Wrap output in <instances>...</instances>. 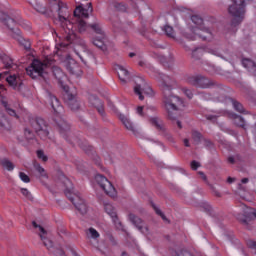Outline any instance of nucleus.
<instances>
[{
	"label": "nucleus",
	"mask_w": 256,
	"mask_h": 256,
	"mask_svg": "<svg viewBox=\"0 0 256 256\" xmlns=\"http://www.w3.org/2000/svg\"><path fill=\"white\" fill-rule=\"evenodd\" d=\"M201 97H203V99H209V96L207 94H201Z\"/></svg>",
	"instance_id": "58"
},
{
	"label": "nucleus",
	"mask_w": 256,
	"mask_h": 256,
	"mask_svg": "<svg viewBox=\"0 0 256 256\" xmlns=\"http://www.w3.org/2000/svg\"><path fill=\"white\" fill-rule=\"evenodd\" d=\"M67 104L70 107V109L72 111H77V109H79V101H77V98H75V96H73L72 94H67Z\"/></svg>",
	"instance_id": "22"
},
{
	"label": "nucleus",
	"mask_w": 256,
	"mask_h": 256,
	"mask_svg": "<svg viewBox=\"0 0 256 256\" xmlns=\"http://www.w3.org/2000/svg\"><path fill=\"white\" fill-rule=\"evenodd\" d=\"M184 145H185V147H189V140L188 139L184 140Z\"/></svg>",
	"instance_id": "57"
},
{
	"label": "nucleus",
	"mask_w": 256,
	"mask_h": 256,
	"mask_svg": "<svg viewBox=\"0 0 256 256\" xmlns=\"http://www.w3.org/2000/svg\"><path fill=\"white\" fill-rule=\"evenodd\" d=\"M58 235H60V237L62 235H67V229H65V227L61 226L60 228H58Z\"/></svg>",
	"instance_id": "49"
},
{
	"label": "nucleus",
	"mask_w": 256,
	"mask_h": 256,
	"mask_svg": "<svg viewBox=\"0 0 256 256\" xmlns=\"http://www.w3.org/2000/svg\"><path fill=\"white\" fill-rule=\"evenodd\" d=\"M204 51H206V53H211L212 55H216L217 57H220L219 51L213 48H205Z\"/></svg>",
	"instance_id": "42"
},
{
	"label": "nucleus",
	"mask_w": 256,
	"mask_h": 256,
	"mask_svg": "<svg viewBox=\"0 0 256 256\" xmlns=\"http://www.w3.org/2000/svg\"><path fill=\"white\" fill-rule=\"evenodd\" d=\"M60 181H62L65 188V195L73 203L74 207H76L77 211L81 213V215H87L89 213V206L87 205V202L81 198V195L79 192L73 188V183L71 180L65 177V175L60 176Z\"/></svg>",
	"instance_id": "4"
},
{
	"label": "nucleus",
	"mask_w": 256,
	"mask_h": 256,
	"mask_svg": "<svg viewBox=\"0 0 256 256\" xmlns=\"http://www.w3.org/2000/svg\"><path fill=\"white\" fill-rule=\"evenodd\" d=\"M198 174L200 175V177H202V179H203L204 181H207V176H205V173H203V172H198Z\"/></svg>",
	"instance_id": "52"
},
{
	"label": "nucleus",
	"mask_w": 256,
	"mask_h": 256,
	"mask_svg": "<svg viewBox=\"0 0 256 256\" xmlns=\"http://www.w3.org/2000/svg\"><path fill=\"white\" fill-rule=\"evenodd\" d=\"M57 11H58V17L55 20L56 25H59L61 27L60 33L61 38L64 39L67 43H60L59 45H56V49L58 51H61L63 47H67L69 43H73L75 39H77V35L75 34L74 25L71 20H69V10L67 9V6L62 1L57 2ZM60 47V48H59Z\"/></svg>",
	"instance_id": "2"
},
{
	"label": "nucleus",
	"mask_w": 256,
	"mask_h": 256,
	"mask_svg": "<svg viewBox=\"0 0 256 256\" xmlns=\"http://www.w3.org/2000/svg\"><path fill=\"white\" fill-rule=\"evenodd\" d=\"M49 104L51 105L54 113H61L63 111V106L59 103V100L55 96H48Z\"/></svg>",
	"instance_id": "18"
},
{
	"label": "nucleus",
	"mask_w": 256,
	"mask_h": 256,
	"mask_svg": "<svg viewBox=\"0 0 256 256\" xmlns=\"http://www.w3.org/2000/svg\"><path fill=\"white\" fill-rule=\"evenodd\" d=\"M217 197H221V194L219 192H216Z\"/></svg>",
	"instance_id": "63"
},
{
	"label": "nucleus",
	"mask_w": 256,
	"mask_h": 256,
	"mask_svg": "<svg viewBox=\"0 0 256 256\" xmlns=\"http://www.w3.org/2000/svg\"><path fill=\"white\" fill-rule=\"evenodd\" d=\"M156 112L157 108L155 106H138L136 108V113L139 115V117H149V121L152 125L158 129H163V122L161 119H159V117L155 116Z\"/></svg>",
	"instance_id": "8"
},
{
	"label": "nucleus",
	"mask_w": 256,
	"mask_h": 256,
	"mask_svg": "<svg viewBox=\"0 0 256 256\" xmlns=\"http://www.w3.org/2000/svg\"><path fill=\"white\" fill-rule=\"evenodd\" d=\"M191 169H193V171H197V169H199V167H201V164L197 161H192L190 164Z\"/></svg>",
	"instance_id": "44"
},
{
	"label": "nucleus",
	"mask_w": 256,
	"mask_h": 256,
	"mask_svg": "<svg viewBox=\"0 0 256 256\" xmlns=\"http://www.w3.org/2000/svg\"><path fill=\"white\" fill-rule=\"evenodd\" d=\"M248 247H250V249H254V253L256 254V241H248Z\"/></svg>",
	"instance_id": "46"
},
{
	"label": "nucleus",
	"mask_w": 256,
	"mask_h": 256,
	"mask_svg": "<svg viewBox=\"0 0 256 256\" xmlns=\"http://www.w3.org/2000/svg\"><path fill=\"white\" fill-rule=\"evenodd\" d=\"M6 81L12 89H17L19 83H21V78L15 75H10L6 78Z\"/></svg>",
	"instance_id": "24"
},
{
	"label": "nucleus",
	"mask_w": 256,
	"mask_h": 256,
	"mask_svg": "<svg viewBox=\"0 0 256 256\" xmlns=\"http://www.w3.org/2000/svg\"><path fill=\"white\" fill-rule=\"evenodd\" d=\"M93 11V8L91 7V3L88 4V6L85 8L82 5H79L76 7L75 11H74V16L78 17L76 19L77 23L76 26L78 28L79 33H85L87 31V27H89L87 25V23H85V21H83V19H81V17H89V13H91Z\"/></svg>",
	"instance_id": "9"
},
{
	"label": "nucleus",
	"mask_w": 256,
	"mask_h": 256,
	"mask_svg": "<svg viewBox=\"0 0 256 256\" xmlns=\"http://www.w3.org/2000/svg\"><path fill=\"white\" fill-rule=\"evenodd\" d=\"M122 256H129V254H127L126 252H123Z\"/></svg>",
	"instance_id": "61"
},
{
	"label": "nucleus",
	"mask_w": 256,
	"mask_h": 256,
	"mask_svg": "<svg viewBox=\"0 0 256 256\" xmlns=\"http://www.w3.org/2000/svg\"><path fill=\"white\" fill-rule=\"evenodd\" d=\"M5 17L7 16L0 12V21H5Z\"/></svg>",
	"instance_id": "53"
},
{
	"label": "nucleus",
	"mask_w": 256,
	"mask_h": 256,
	"mask_svg": "<svg viewBox=\"0 0 256 256\" xmlns=\"http://www.w3.org/2000/svg\"><path fill=\"white\" fill-rule=\"evenodd\" d=\"M54 63L55 60L52 58H46L44 62H41L40 60H33L31 66L26 68L27 75L32 79H37V77L45 79V76L47 75V68L52 67Z\"/></svg>",
	"instance_id": "6"
},
{
	"label": "nucleus",
	"mask_w": 256,
	"mask_h": 256,
	"mask_svg": "<svg viewBox=\"0 0 256 256\" xmlns=\"http://www.w3.org/2000/svg\"><path fill=\"white\" fill-rule=\"evenodd\" d=\"M177 126L179 127V129H181V122L177 121Z\"/></svg>",
	"instance_id": "60"
},
{
	"label": "nucleus",
	"mask_w": 256,
	"mask_h": 256,
	"mask_svg": "<svg viewBox=\"0 0 256 256\" xmlns=\"http://www.w3.org/2000/svg\"><path fill=\"white\" fill-rule=\"evenodd\" d=\"M129 56L130 57H135V54L134 53H130Z\"/></svg>",
	"instance_id": "62"
},
{
	"label": "nucleus",
	"mask_w": 256,
	"mask_h": 256,
	"mask_svg": "<svg viewBox=\"0 0 256 256\" xmlns=\"http://www.w3.org/2000/svg\"><path fill=\"white\" fill-rule=\"evenodd\" d=\"M241 183H242V184L249 183V179L243 178V179L241 180Z\"/></svg>",
	"instance_id": "55"
},
{
	"label": "nucleus",
	"mask_w": 256,
	"mask_h": 256,
	"mask_svg": "<svg viewBox=\"0 0 256 256\" xmlns=\"http://www.w3.org/2000/svg\"><path fill=\"white\" fill-rule=\"evenodd\" d=\"M233 107L235 109V111H238V113H244L245 109L243 108V105H241V103L236 102L234 100H231Z\"/></svg>",
	"instance_id": "35"
},
{
	"label": "nucleus",
	"mask_w": 256,
	"mask_h": 256,
	"mask_svg": "<svg viewBox=\"0 0 256 256\" xmlns=\"http://www.w3.org/2000/svg\"><path fill=\"white\" fill-rule=\"evenodd\" d=\"M152 207L156 213V215L161 216V218L163 219V221H165V223H169V220H167V217L165 216V214L163 213V211H161V209L159 207H157V205L152 204Z\"/></svg>",
	"instance_id": "31"
},
{
	"label": "nucleus",
	"mask_w": 256,
	"mask_h": 256,
	"mask_svg": "<svg viewBox=\"0 0 256 256\" xmlns=\"http://www.w3.org/2000/svg\"><path fill=\"white\" fill-rule=\"evenodd\" d=\"M89 102L93 107H96L98 111L103 114V103L97 98V96L91 95L89 97Z\"/></svg>",
	"instance_id": "21"
},
{
	"label": "nucleus",
	"mask_w": 256,
	"mask_h": 256,
	"mask_svg": "<svg viewBox=\"0 0 256 256\" xmlns=\"http://www.w3.org/2000/svg\"><path fill=\"white\" fill-rule=\"evenodd\" d=\"M249 0H232V5L228 8L230 15L233 17L232 25L236 27L245 19V5Z\"/></svg>",
	"instance_id": "7"
},
{
	"label": "nucleus",
	"mask_w": 256,
	"mask_h": 256,
	"mask_svg": "<svg viewBox=\"0 0 256 256\" xmlns=\"http://www.w3.org/2000/svg\"><path fill=\"white\" fill-rule=\"evenodd\" d=\"M162 31L166 33L167 37H171V39H175V30H173V27L166 25L162 28Z\"/></svg>",
	"instance_id": "30"
},
{
	"label": "nucleus",
	"mask_w": 256,
	"mask_h": 256,
	"mask_svg": "<svg viewBox=\"0 0 256 256\" xmlns=\"http://www.w3.org/2000/svg\"><path fill=\"white\" fill-rule=\"evenodd\" d=\"M64 67H66L67 71L71 73V75H75V77H81L82 71L77 62L71 58L70 56H67L63 61H62Z\"/></svg>",
	"instance_id": "13"
},
{
	"label": "nucleus",
	"mask_w": 256,
	"mask_h": 256,
	"mask_svg": "<svg viewBox=\"0 0 256 256\" xmlns=\"http://www.w3.org/2000/svg\"><path fill=\"white\" fill-rule=\"evenodd\" d=\"M242 65L245 67V69H248V71H255L256 69L255 62H253L251 59H243Z\"/></svg>",
	"instance_id": "27"
},
{
	"label": "nucleus",
	"mask_w": 256,
	"mask_h": 256,
	"mask_svg": "<svg viewBox=\"0 0 256 256\" xmlns=\"http://www.w3.org/2000/svg\"><path fill=\"white\" fill-rule=\"evenodd\" d=\"M228 161H229V163H235V158L229 157V158H228Z\"/></svg>",
	"instance_id": "56"
},
{
	"label": "nucleus",
	"mask_w": 256,
	"mask_h": 256,
	"mask_svg": "<svg viewBox=\"0 0 256 256\" xmlns=\"http://www.w3.org/2000/svg\"><path fill=\"white\" fill-rule=\"evenodd\" d=\"M192 137L195 141H199V139H201V134L199 132H193Z\"/></svg>",
	"instance_id": "50"
},
{
	"label": "nucleus",
	"mask_w": 256,
	"mask_h": 256,
	"mask_svg": "<svg viewBox=\"0 0 256 256\" xmlns=\"http://www.w3.org/2000/svg\"><path fill=\"white\" fill-rule=\"evenodd\" d=\"M136 229L138 231H141L144 235H147L149 233V227L147 225H136Z\"/></svg>",
	"instance_id": "37"
},
{
	"label": "nucleus",
	"mask_w": 256,
	"mask_h": 256,
	"mask_svg": "<svg viewBox=\"0 0 256 256\" xmlns=\"http://www.w3.org/2000/svg\"><path fill=\"white\" fill-rule=\"evenodd\" d=\"M202 52H203V48H197L196 50L193 51V57H195L197 53H202Z\"/></svg>",
	"instance_id": "51"
},
{
	"label": "nucleus",
	"mask_w": 256,
	"mask_h": 256,
	"mask_svg": "<svg viewBox=\"0 0 256 256\" xmlns=\"http://www.w3.org/2000/svg\"><path fill=\"white\" fill-rule=\"evenodd\" d=\"M239 207H240L241 213H243V215L245 217H255L256 218V210L255 209L249 208L245 204H241Z\"/></svg>",
	"instance_id": "23"
},
{
	"label": "nucleus",
	"mask_w": 256,
	"mask_h": 256,
	"mask_svg": "<svg viewBox=\"0 0 256 256\" xmlns=\"http://www.w3.org/2000/svg\"><path fill=\"white\" fill-rule=\"evenodd\" d=\"M239 189H243V186L241 184H239Z\"/></svg>",
	"instance_id": "64"
},
{
	"label": "nucleus",
	"mask_w": 256,
	"mask_h": 256,
	"mask_svg": "<svg viewBox=\"0 0 256 256\" xmlns=\"http://www.w3.org/2000/svg\"><path fill=\"white\" fill-rule=\"evenodd\" d=\"M55 71H56V73H61V69H59V68H55Z\"/></svg>",
	"instance_id": "59"
},
{
	"label": "nucleus",
	"mask_w": 256,
	"mask_h": 256,
	"mask_svg": "<svg viewBox=\"0 0 256 256\" xmlns=\"http://www.w3.org/2000/svg\"><path fill=\"white\" fill-rule=\"evenodd\" d=\"M105 212L111 217L114 225H121V221L117 217V212L115 211V207L112 206L111 203H106L104 205Z\"/></svg>",
	"instance_id": "15"
},
{
	"label": "nucleus",
	"mask_w": 256,
	"mask_h": 256,
	"mask_svg": "<svg viewBox=\"0 0 256 256\" xmlns=\"http://www.w3.org/2000/svg\"><path fill=\"white\" fill-rule=\"evenodd\" d=\"M37 157L38 159H40V161H43L44 163L47 162L49 159L47 155H45V152H43V150L37 151Z\"/></svg>",
	"instance_id": "36"
},
{
	"label": "nucleus",
	"mask_w": 256,
	"mask_h": 256,
	"mask_svg": "<svg viewBox=\"0 0 256 256\" xmlns=\"http://www.w3.org/2000/svg\"><path fill=\"white\" fill-rule=\"evenodd\" d=\"M119 119L128 131L135 133V126H133V123H131L129 117H127L125 114H119Z\"/></svg>",
	"instance_id": "20"
},
{
	"label": "nucleus",
	"mask_w": 256,
	"mask_h": 256,
	"mask_svg": "<svg viewBox=\"0 0 256 256\" xmlns=\"http://www.w3.org/2000/svg\"><path fill=\"white\" fill-rule=\"evenodd\" d=\"M90 27L96 34L95 37L92 38L93 45L99 49H105V45L107 43V35L105 34V30L103 29L101 23L94 22L90 25Z\"/></svg>",
	"instance_id": "10"
},
{
	"label": "nucleus",
	"mask_w": 256,
	"mask_h": 256,
	"mask_svg": "<svg viewBox=\"0 0 256 256\" xmlns=\"http://www.w3.org/2000/svg\"><path fill=\"white\" fill-rule=\"evenodd\" d=\"M193 25L192 28L187 29L184 32V37L189 41H195V39H203V41H211L213 39V32L209 28H205L203 25V18L201 16L194 15L191 17Z\"/></svg>",
	"instance_id": "3"
},
{
	"label": "nucleus",
	"mask_w": 256,
	"mask_h": 256,
	"mask_svg": "<svg viewBox=\"0 0 256 256\" xmlns=\"http://www.w3.org/2000/svg\"><path fill=\"white\" fill-rule=\"evenodd\" d=\"M34 231H36L46 249L55 256H66L63 248L61 246L56 245L49 239V235H51V230H49V226L43 225H34Z\"/></svg>",
	"instance_id": "5"
},
{
	"label": "nucleus",
	"mask_w": 256,
	"mask_h": 256,
	"mask_svg": "<svg viewBox=\"0 0 256 256\" xmlns=\"http://www.w3.org/2000/svg\"><path fill=\"white\" fill-rule=\"evenodd\" d=\"M230 117L234 120L235 125H237L238 127H245V120L243 119V117L237 114H231Z\"/></svg>",
	"instance_id": "28"
},
{
	"label": "nucleus",
	"mask_w": 256,
	"mask_h": 256,
	"mask_svg": "<svg viewBox=\"0 0 256 256\" xmlns=\"http://www.w3.org/2000/svg\"><path fill=\"white\" fill-rule=\"evenodd\" d=\"M184 95H186V97H188V99H193V92L187 88H183L182 89Z\"/></svg>",
	"instance_id": "41"
},
{
	"label": "nucleus",
	"mask_w": 256,
	"mask_h": 256,
	"mask_svg": "<svg viewBox=\"0 0 256 256\" xmlns=\"http://www.w3.org/2000/svg\"><path fill=\"white\" fill-rule=\"evenodd\" d=\"M94 185H98L106 195H109V197H117V190L115 189V186L107 179V177L97 174L94 177Z\"/></svg>",
	"instance_id": "11"
},
{
	"label": "nucleus",
	"mask_w": 256,
	"mask_h": 256,
	"mask_svg": "<svg viewBox=\"0 0 256 256\" xmlns=\"http://www.w3.org/2000/svg\"><path fill=\"white\" fill-rule=\"evenodd\" d=\"M86 234L88 237H91L92 239H99V232H97V230H95V228H89L86 231Z\"/></svg>",
	"instance_id": "32"
},
{
	"label": "nucleus",
	"mask_w": 256,
	"mask_h": 256,
	"mask_svg": "<svg viewBox=\"0 0 256 256\" xmlns=\"http://www.w3.org/2000/svg\"><path fill=\"white\" fill-rule=\"evenodd\" d=\"M128 221L133 225H141L143 223V220L133 213L128 214Z\"/></svg>",
	"instance_id": "29"
},
{
	"label": "nucleus",
	"mask_w": 256,
	"mask_h": 256,
	"mask_svg": "<svg viewBox=\"0 0 256 256\" xmlns=\"http://www.w3.org/2000/svg\"><path fill=\"white\" fill-rule=\"evenodd\" d=\"M32 7H34V9L36 11H38V13H44L45 9L43 8V6H41V4L35 2L34 4H32Z\"/></svg>",
	"instance_id": "40"
},
{
	"label": "nucleus",
	"mask_w": 256,
	"mask_h": 256,
	"mask_svg": "<svg viewBox=\"0 0 256 256\" xmlns=\"http://www.w3.org/2000/svg\"><path fill=\"white\" fill-rule=\"evenodd\" d=\"M36 171L41 175V177H47V172H45V168L41 167V165L36 166Z\"/></svg>",
	"instance_id": "39"
},
{
	"label": "nucleus",
	"mask_w": 256,
	"mask_h": 256,
	"mask_svg": "<svg viewBox=\"0 0 256 256\" xmlns=\"http://www.w3.org/2000/svg\"><path fill=\"white\" fill-rule=\"evenodd\" d=\"M19 41L22 45H24L25 49H29L31 47V44L25 41L23 38H19Z\"/></svg>",
	"instance_id": "47"
},
{
	"label": "nucleus",
	"mask_w": 256,
	"mask_h": 256,
	"mask_svg": "<svg viewBox=\"0 0 256 256\" xmlns=\"http://www.w3.org/2000/svg\"><path fill=\"white\" fill-rule=\"evenodd\" d=\"M24 137H26L27 141H33V139H35V133H33L31 129L26 128L24 131Z\"/></svg>",
	"instance_id": "34"
},
{
	"label": "nucleus",
	"mask_w": 256,
	"mask_h": 256,
	"mask_svg": "<svg viewBox=\"0 0 256 256\" xmlns=\"http://www.w3.org/2000/svg\"><path fill=\"white\" fill-rule=\"evenodd\" d=\"M0 59L3 61L4 67L6 69H17V65L13 63V60L9 56L0 53Z\"/></svg>",
	"instance_id": "19"
},
{
	"label": "nucleus",
	"mask_w": 256,
	"mask_h": 256,
	"mask_svg": "<svg viewBox=\"0 0 256 256\" xmlns=\"http://www.w3.org/2000/svg\"><path fill=\"white\" fill-rule=\"evenodd\" d=\"M191 83L195 87H200L201 89H207V87H209V79L202 76L195 77L191 80Z\"/></svg>",
	"instance_id": "17"
},
{
	"label": "nucleus",
	"mask_w": 256,
	"mask_h": 256,
	"mask_svg": "<svg viewBox=\"0 0 256 256\" xmlns=\"http://www.w3.org/2000/svg\"><path fill=\"white\" fill-rule=\"evenodd\" d=\"M134 92L139 96L140 101H143V95H153V89L147 85L143 78L136 79V85L134 87Z\"/></svg>",
	"instance_id": "12"
},
{
	"label": "nucleus",
	"mask_w": 256,
	"mask_h": 256,
	"mask_svg": "<svg viewBox=\"0 0 256 256\" xmlns=\"http://www.w3.org/2000/svg\"><path fill=\"white\" fill-rule=\"evenodd\" d=\"M4 107L7 111V113H9L10 115H12L13 117H17V113H15V110L7 107V103L4 102Z\"/></svg>",
	"instance_id": "43"
},
{
	"label": "nucleus",
	"mask_w": 256,
	"mask_h": 256,
	"mask_svg": "<svg viewBox=\"0 0 256 256\" xmlns=\"http://www.w3.org/2000/svg\"><path fill=\"white\" fill-rule=\"evenodd\" d=\"M116 71L122 83H127V81H129V70H127L125 66L117 65Z\"/></svg>",
	"instance_id": "16"
},
{
	"label": "nucleus",
	"mask_w": 256,
	"mask_h": 256,
	"mask_svg": "<svg viewBox=\"0 0 256 256\" xmlns=\"http://www.w3.org/2000/svg\"><path fill=\"white\" fill-rule=\"evenodd\" d=\"M20 192L23 195V197H25V199H28L29 201H33V195L31 194V192L28 189L21 188Z\"/></svg>",
	"instance_id": "33"
},
{
	"label": "nucleus",
	"mask_w": 256,
	"mask_h": 256,
	"mask_svg": "<svg viewBox=\"0 0 256 256\" xmlns=\"http://www.w3.org/2000/svg\"><path fill=\"white\" fill-rule=\"evenodd\" d=\"M196 207H202V209H205V211H209V204L207 202H202L199 205H195Z\"/></svg>",
	"instance_id": "48"
},
{
	"label": "nucleus",
	"mask_w": 256,
	"mask_h": 256,
	"mask_svg": "<svg viewBox=\"0 0 256 256\" xmlns=\"http://www.w3.org/2000/svg\"><path fill=\"white\" fill-rule=\"evenodd\" d=\"M174 256H191V253L187 250H182L180 252H175Z\"/></svg>",
	"instance_id": "45"
},
{
	"label": "nucleus",
	"mask_w": 256,
	"mask_h": 256,
	"mask_svg": "<svg viewBox=\"0 0 256 256\" xmlns=\"http://www.w3.org/2000/svg\"><path fill=\"white\" fill-rule=\"evenodd\" d=\"M227 182L228 183H234L235 182V178L228 177Z\"/></svg>",
	"instance_id": "54"
},
{
	"label": "nucleus",
	"mask_w": 256,
	"mask_h": 256,
	"mask_svg": "<svg viewBox=\"0 0 256 256\" xmlns=\"http://www.w3.org/2000/svg\"><path fill=\"white\" fill-rule=\"evenodd\" d=\"M19 178L21 179V181H23V183H29L31 181V179H29V176L25 174V172H20Z\"/></svg>",
	"instance_id": "38"
},
{
	"label": "nucleus",
	"mask_w": 256,
	"mask_h": 256,
	"mask_svg": "<svg viewBox=\"0 0 256 256\" xmlns=\"http://www.w3.org/2000/svg\"><path fill=\"white\" fill-rule=\"evenodd\" d=\"M57 127L60 134L65 137V133L69 131V124H67L65 120H60L59 122H57Z\"/></svg>",
	"instance_id": "26"
},
{
	"label": "nucleus",
	"mask_w": 256,
	"mask_h": 256,
	"mask_svg": "<svg viewBox=\"0 0 256 256\" xmlns=\"http://www.w3.org/2000/svg\"><path fill=\"white\" fill-rule=\"evenodd\" d=\"M33 127L36 133L39 135V137H41V139L49 137V128L47 127V124H45V120H36L33 124Z\"/></svg>",
	"instance_id": "14"
},
{
	"label": "nucleus",
	"mask_w": 256,
	"mask_h": 256,
	"mask_svg": "<svg viewBox=\"0 0 256 256\" xmlns=\"http://www.w3.org/2000/svg\"><path fill=\"white\" fill-rule=\"evenodd\" d=\"M155 77L161 83L164 93L163 103L168 116L170 119H175V116H173V111H181V109L185 107L183 100H181L179 96L171 93V89L175 87V81H173L169 76L159 72L156 73Z\"/></svg>",
	"instance_id": "1"
},
{
	"label": "nucleus",
	"mask_w": 256,
	"mask_h": 256,
	"mask_svg": "<svg viewBox=\"0 0 256 256\" xmlns=\"http://www.w3.org/2000/svg\"><path fill=\"white\" fill-rule=\"evenodd\" d=\"M0 165L1 167H3V169H6V171H13V169H15V165H13V162L7 158H1Z\"/></svg>",
	"instance_id": "25"
}]
</instances>
